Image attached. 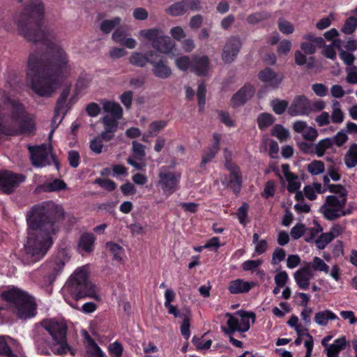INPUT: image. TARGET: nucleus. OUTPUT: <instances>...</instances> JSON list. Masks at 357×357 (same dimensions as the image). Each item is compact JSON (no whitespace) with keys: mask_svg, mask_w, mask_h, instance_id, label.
<instances>
[{"mask_svg":"<svg viewBox=\"0 0 357 357\" xmlns=\"http://www.w3.org/2000/svg\"><path fill=\"white\" fill-rule=\"evenodd\" d=\"M291 42L289 40L284 39L280 42L278 48L277 53L281 56L283 55H287L291 50Z\"/></svg>","mask_w":357,"mask_h":357,"instance_id":"60","label":"nucleus"},{"mask_svg":"<svg viewBox=\"0 0 357 357\" xmlns=\"http://www.w3.org/2000/svg\"><path fill=\"white\" fill-rule=\"evenodd\" d=\"M314 278V273L305 265L294 273V278L298 287L303 290L310 287V280Z\"/></svg>","mask_w":357,"mask_h":357,"instance_id":"18","label":"nucleus"},{"mask_svg":"<svg viewBox=\"0 0 357 357\" xmlns=\"http://www.w3.org/2000/svg\"><path fill=\"white\" fill-rule=\"evenodd\" d=\"M132 156L138 160H142L144 157L145 156V147L143 144L137 142V141H133L132 142Z\"/></svg>","mask_w":357,"mask_h":357,"instance_id":"50","label":"nucleus"},{"mask_svg":"<svg viewBox=\"0 0 357 357\" xmlns=\"http://www.w3.org/2000/svg\"><path fill=\"white\" fill-rule=\"evenodd\" d=\"M273 112L277 114H282L288 107L287 101L284 100L274 99L271 102Z\"/></svg>","mask_w":357,"mask_h":357,"instance_id":"48","label":"nucleus"},{"mask_svg":"<svg viewBox=\"0 0 357 357\" xmlns=\"http://www.w3.org/2000/svg\"><path fill=\"white\" fill-rule=\"evenodd\" d=\"M305 265L309 266V269L312 271L323 272L326 274L329 273V266L319 257H313L312 261L305 262Z\"/></svg>","mask_w":357,"mask_h":357,"instance_id":"35","label":"nucleus"},{"mask_svg":"<svg viewBox=\"0 0 357 357\" xmlns=\"http://www.w3.org/2000/svg\"><path fill=\"white\" fill-rule=\"evenodd\" d=\"M221 181L222 184L226 187L230 185L233 190L236 192H238L240 190L241 181L238 172H231L229 176V179H227L226 177L222 178Z\"/></svg>","mask_w":357,"mask_h":357,"instance_id":"36","label":"nucleus"},{"mask_svg":"<svg viewBox=\"0 0 357 357\" xmlns=\"http://www.w3.org/2000/svg\"><path fill=\"white\" fill-rule=\"evenodd\" d=\"M252 242L255 245V252L257 255H261L267 251L268 242L265 239H260L257 233L253 234Z\"/></svg>","mask_w":357,"mask_h":357,"instance_id":"37","label":"nucleus"},{"mask_svg":"<svg viewBox=\"0 0 357 357\" xmlns=\"http://www.w3.org/2000/svg\"><path fill=\"white\" fill-rule=\"evenodd\" d=\"M289 280V278L285 271H279L274 277V282L278 287H285Z\"/></svg>","mask_w":357,"mask_h":357,"instance_id":"61","label":"nucleus"},{"mask_svg":"<svg viewBox=\"0 0 357 357\" xmlns=\"http://www.w3.org/2000/svg\"><path fill=\"white\" fill-rule=\"evenodd\" d=\"M344 164L348 168H353L357 165V144H351L347 151L344 158Z\"/></svg>","mask_w":357,"mask_h":357,"instance_id":"33","label":"nucleus"},{"mask_svg":"<svg viewBox=\"0 0 357 357\" xmlns=\"http://www.w3.org/2000/svg\"><path fill=\"white\" fill-rule=\"evenodd\" d=\"M248 205L247 204H243L241 206L238 208L236 212V215L238 219L240 224L246 225L247 223V217H248Z\"/></svg>","mask_w":357,"mask_h":357,"instance_id":"63","label":"nucleus"},{"mask_svg":"<svg viewBox=\"0 0 357 357\" xmlns=\"http://www.w3.org/2000/svg\"><path fill=\"white\" fill-rule=\"evenodd\" d=\"M296 132L301 134L302 137L309 141H314L318 137V131L315 128L307 125L305 121H296L293 124Z\"/></svg>","mask_w":357,"mask_h":357,"instance_id":"21","label":"nucleus"},{"mask_svg":"<svg viewBox=\"0 0 357 357\" xmlns=\"http://www.w3.org/2000/svg\"><path fill=\"white\" fill-rule=\"evenodd\" d=\"M356 26L357 19L354 17H350L346 20L342 31L346 34H351L356 30Z\"/></svg>","mask_w":357,"mask_h":357,"instance_id":"58","label":"nucleus"},{"mask_svg":"<svg viewBox=\"0 0 357 357\" xmlns=\"http://www.w3.org/2000/svg\"><path fill=\"white\" fill-rule=\"evenodd\" d=\"M338 319V317L330 310L317 312L314 314V321L319 326H326L331 321Z\"/></svg>","mask_w":357,"mask_h":357,"instance_id":"30","label":"nucleus"},{"mask_svg":"<svg viewBox=\"0 0 357 357\" xmlns=\"http://www.w3.org/2000/svg\"><path fill=\"white\" fill-rule=\"evenodd\" d=\"M28 296L27 294L17 288L10 289L7 291H4L1 294L2 298L13 305L14 309L21 301H24Z\"/></svg>","mask_w":357,"mask_h":357,"instance_id":"24","label":"nucleus"},{"mask_svg":"<svg viewBox=\"0 0 357 357\" xmlns=\"http://www.w3.org/2000/svg\"><path fill=\"white\" fill-rule=\"evenodd\" d=\"M42 328L50 336L46 342L54 354L63 355L70 351L73 356L75 355L74 350L66 342L67 327L65 324L54 320H45L42 323Z\"/></svg>","mask_w":357,"mask_h":357,"instance_id":"5","label":"nucleus"},{"mask_svg":"<svg viewBox=\"0 0 357 357\" xmlns=\"http://www.w3.org/2000/svg\"><path fill=\"white\" fill-rule=\"evenodd\" d=\"M333 239V234L329 232L322 234L315 241L317 247L322 250Z\"/></svg>","mask_w":357,"mask_h":357,"instance_id":"56","label":"nucleus"},{"mask_svg":"<svg viewBox=\"0 0 357 357\" xmlns=\"http://www.w3.org/2000/svg\"><path fill=\"white\" fill-rule=\"evenodd\" d=\"M153 51H149L146 53L135 51L131 53L128 61L130 64L134 66L144 68L153 59L154 56Z\"/></svg>","mask_w":357,"mask_h":357,"instance_id":"22","label":"nucleus"},{"mask_svg":"<svg viewBox=\"0 0 357 357\" xmlns=\"http://www.w3.org/2000/svg\"><path fill=\"white\" fill-rule=\"evenodd\" d=\"M220 135L215 133L213 135V143L211 146H210L208 149L204 153L202 159V165L204 166L206 163L211 162L212 159L215 157L216 153L218 152L220 149Z\"/></svg>","mask_w":357,"mask_h":357,"instance_id":"27","label":"nucleus"},{"mask_svg":"<svg viewBox=\"0 0 357 357\" xmlns=\"http://www.w3.org/2000/svg\"><path fill=\"white\" fill-rule=\"evenodd\" d=\"M153 67V75L160 79H167L172 74V71L170 67L168 66L167 61L156 56L150 61Z\"/></svg>","mask_w":357,"mask_h":357,"instance_id":"19","label":"nucleus"},{"mask_svg":"<svg viewBox=\"0 0 357 357\" xmlns=\"http://www.w3.org/2000/svg\"><path fill=\"white\" fill-rule=\"evenodd\" d=\"M259 79L264 82L267 87L273 89H278L281 84L283 76L277 74L271 68H266L259 73Z\"/></svg>","mask_w":357,"mask_h":357,"instance_id":"20","label":"nucleus"},{"mask_svg":"<svg viewBox=\"0 0 357 357\" xmlns=\"http://www.w3.org/2000/svg\"><path fill=\"white\" fill-rule=\"evenodd\" d=\"M64 264L65 263L63 259L59 257L45 264L47 270V273L45 276V284L50 285L54 282L56 277L62 272Z\"/></svg>","mask_w":357,"mask_h":357,"instance_id":"16","label":"nucleus"},{"mask_svg":"<svg viewBox=\"0 0 357 357\" xmlns=\"http://www.w3.org/2000/svg\"><path fill=\"white\" fill-rule=\"evenodd\" d=\"M28 149L31 154V162L36 167H43L55 162L50 146L45 144L35 146H29Z\"/></svg>","mask_w":357,"mask_h":357,"instance_id":"11","label":"nucleus"},{"mask_svg":"<svg viewBox=\"0 0 357 357\" xmlns=\"http://www.w3.org/2000/svg\"><path fill=\"white\" fill-rule=\"evenodd\" d=\"M347 198L339 199L335 195H328L326 197L324 204L320 208L324 217L332 220L342 216L348 215L352 213L356 208L349 203V207L345 208Z\"/></svg>","mask_w":357,"mask_h":357,"instance_id":"8","label":"nucleus"},{"mask_svg":"<svg viewBox=\"0 0 357 357\" xmlns=\"http://www.w3.org/2000/svg\"><path fill=\"white\" fill-rule=\"evenodd\" d=\"M254 286V282L236 279L229 282L228 289L232 294H243L248 292Z\"/></svg>","mask_w":357,"mask_h":357,"instance_id":"26","label":"nucleus"},{"mask_svg":"<svg viewBox=\"0 0 357 357\" xmlns=\"http://www.w3.org/2000/svg\"><path fill=\"white\" fill-rule=\"evenodd\" d=\"M106 248L112 252L115 260H122L124 250L119 245L112 242H109L106 244Z\"/></svg>","mask_w":357,"mask_h":357,"instance_id":"44","label":"nucleus"},{"mask_svg":"<svg viewBox=\"0 0 357 357\" xmlns=\"http://www.w3.org/2000/svg\"><path fill=\"white\" fill-rule=\"evenodd\" d=\"M333 47H336L338 50L341 49V40H334L332 43V46H326L324 48V55L331 59H335L336 57V53L334 50Z\"/></svg>","mask_w":357,"mask_h":357,"instance_id":"52","label":"nucleus"},{"mask_svg":"<svg viewBox=\"0 0 357 357\" xmlns=\"http://www.w3.org/2000/svg\"><path fill=\"white\" fill-rule=\"evenodd\" d=\"M331 122L335 124H340L344 120L345 114L342 109L340 102L337 100H333L331 102Z\"/></svg>","mask_w":357,"mask_h":357,"instance_id":"32","label":"nucleus"},{"mask_svg":"<svg viewBox=\"0 0 357 357\" xmlns=\"http://www.w3.org/2000/svg\"><path fill=\"white\" fill-rule=\"evenodd\" d=\"M91 78L90 76L86 75L80 77L76 83V91L77 93H83L88 89L91 84Z\"/></svg>","mask_w":357,"mask_h":357,"instance_id":"54","label":"nucleus"},{"mask_svg":"<svg viewBox=\"0 0 357 357\" xmlns=\"http://www.w3.org/2000/svg\"><path fill=\"white\" fill-rule=\"evenodd\" d=\"M176 66L182 71L191 70L192 71V63L187 56H181L175 59Z\"/></svg>","mask_w":357,"mask_h":357,"instance_id":"45","label":"nucleus"},{"mask_svg":"<svg viewBox=\"0 0 357 357\" xmlns=\"http://www.w3.org/2000/svg\"><path fill=\"white\" fill-rule=\"evenodd\" d=\"M225 316L228 318L227 327H222V330L225 334H231L234 332H246L250 329L251 323L253 324L255 321L254 312L244 310H239L234 314L227 313Z\"/></svg>","mask_w":357,"mask_h":357,"instance_id":"9","label":"nucleus"},{"mask_svg":"<svg viewBox=\"0 0 357 357\" xmlns=\"http://www.w3.org/2000/svg\"><path fill=\"white\" fill-rule=\"evenodd\" d=\"M278 26L280 31L285 35L291 34L295 31L294 24L284 18H280L278 20Z\"/></svg>","mask_w":357,"mask_h":357,"instance_id":"42","label":"nucleus"},{"mask_svg":"<svg viewBox=\"0 0 357 357\" xmlns=\"http://www.w3.org/2000/svg\"><path fill=\"white\" fill-rule=\"evenodd\" d=\"M307 169L312 175H319L325 170V165L321 160H313L307 165Z\"/></svg>","mask_w":357,"mask_h":357,"instance_id":"46","label":"nucleus"},{"mask_svg":"<svg viewBox=\"0 0 357 357\" xmlns=\"http://www.w3.org/2000/svg\"><path fill=\"white\" fill-rule=\"evenodd\" d=\"M187 12L186 5L184 0L180 2H176L167 9V13L173 16H178Z\"/></svg>","mask_w":357,"mask_h":357,"instance_id":"43","label":"nucleus"},{"mask_svg":"<svg viewBox=\"0 0 357 357\" xmlns=\"http://www.w3.org/2000/svg\"><path fill=\"white\" fill-rule=\"evenodd\" d=\"M6 83L7 91L3 92L1 101L8 105L10 112L8 116H5L3 108L0 106V134H33L36 129L34 117L27 114L24 106L14 98L15 82L13 84L8 79Z\"/></svg>","mask_w":357,"mask_h":357,"instance_id":"3","label":"nucleus"},{"mask_svg":"<svg viewBox=\"0 0 357 357\" xmlns=\"http://www.w3.org/2000/svg\"><path fill=\"white\" fill-rule=\"evenodd\" d=\"M333 146L331 138H325L318 142L314 146V152L318 157H322L325 152Z\"/></svg>","mask_w":357,"mask_h":357,"instance_id":"38","label":"nucleus"},{"mask_svg":"<svg viewBox=\"0 0 357 357\" xmlns=\"http://www.w3.org/2000/svg\"><path fill=\"white\" fill-rule=\"evenodd\" d=\"M263 263L261 259L248 260L243 262L242 268L244 271H254Z\"/></svg>","mask_w":357,"mask_h":357,"instance_id":"64","label":"nucleus"},{"mask_svg":"<svg viewBox=\"0 0 357 357\" xmlns=\"http://www.w3.org/2000/svg\"><path fill=\"white\" fill-rule=\"evenodd\" d=\"M321 184L314 183L312 185H307L304 188V193L307 198L310 200H314L317 197L316 193H322Z\"/></svg>","mask_w":357,"mask_h":357,"instance_id":"40","label":"nucleus"},{"mask_svg":"<svg viewBox=\"0 0 357 357\" xmlns=\"http://www.w3.org/2000/svg\"><path fill=\"white\" fill-rule=\"evenodd\" d=\"M137 36L142 41H148L151 43L153 48L165 54L174 56L176 44L170 38L166 36L164 31L159 28H151L140 30Z\"/></svg>","mask_w":357,"mask_h":357,"instance_id":"6","label":"nucleus"},{"mask_svg":"<svg viewBox=\"0 0 357 357\" xmlns=\"http://www.w3.org/2000/svg\"><path fill=\"white\" fill-rule=\"evenodd\" d=\"M210 70L208 58L206 56H197L193 58L192 71L198 75H206Z\"/></svg>","mask_w":357,"mask_h":357,"instance_id":"28","label":"nucleus"},{"mask_svg":"<svg viewBox=\"0 0 357 357\" xmlns=\"http://www.w3.org/2000/svg\"><path fill=\"white\" fill-rule=\"evenodd\" d=\"M27 241L24 245L25 257L30 262L40 260L52 243V234L56 228L50 218L47 206L36 205L26 215Z\"/></svg>","mask_w":357,"mask_h":357,"instance_id":"2","label":"nucleus"},{"mask_svg":"<svg viewBox=\"0 0 357 357\" xmlns=\"http://www.w3.org/2000/svg\"><path fill=\"white\" fill-rule=\"evenodd\" d=\"M26 10L31 16H39L43 13V6L40 0H30V3Z\"/></svg>","mask_w":357,"mask_h":357,"instance_id":"41","label":"nucleus"},{"mask_svg":"<svg viewBox=\"0 0 357 357\" xmlns=\"http://www.w3.org/2000/svg\"><path fill=\"white\" fill-rule=\"evenodd\" d=\"M20 33L28 40L41 42L52 50V68L42 73L44 56L38 51L31 52L27 61L26 79L31 89L38 96L50 97L60 86L63 79L68 76L72 68L66 52L58 45V36L54 29L39 26L31 30L29 24H18Z\"/></svg>","mask_w":357,"mask_h":357,"instance_id":"1","label":"nucleus"},{"mask_svg":"<svg viewBox=\"0 0 357 357\" xmlns=\"http://www.w3.org/2000/svg\"><path fill=\"white\" fill-rule=\"evenodd\" d=\"M14 312L21 319H27L34 317L36 314V303L33 298L29 295L24 301H21L14 309Z\"/></svg>","mask_w":357,"mask_h":357,"instance_id":"14","label":"nucleus"},{"mask_svg":"<svg viewBox=\"0 0 357 357\" xmlns=\"http://www.w3.org/2000/svg\"><path fill=\"white\" fill-rule=\"evenodd\" d=\"M282 172L288 183L287 190L291 192L298 190L301 185L300 179L297 176L290 172L289 165H282Z\"/></svg>","mask_w":357,"mask_h":357,"instance_id":"25","label":"nucleus"},{"mask_svg":"<svg viewBox=\"0 0 357 357\" xmlns=\"http://www.w3.org/2000/svg\"><path fill=\"white\" fill-rule=\"evenodd\" d=\"M269 17V15L264 12L255 13L248 16L246 20L250 24H255Z\"/></svg>","mask_w":357,"mask_h":357,"instance_id":"57","label":"nucleus"},{"mask_svg":"<svg viewBox=\"0 0 357 357\" xmlns=\"http://www.w3.org/2000/svg\"><path fill=\"white\" fill-rule=\"evenodd\" d=\"M181 177L179 172H173L167 167L162 166L159 169L157 187L164 195L169 197L178 189Z\"/></svg>","mask_w":357,"mask_h":357,"instance_id":"10","label":"nucleus"},{"mask_svg":"<svg viewBox=\"0 0 357 357\" xmlns=\"http://www.w3.org/2000/svg\"><path fill=\"white\" fill-rule=\"evenodd\" d=\"M314 121L319 127L328 126L331 122L330 114L327 112H321L315 116Z\"/></svg>","mask_w":357,"mask_h":357,"instance_id":"59","label":"nucleus"},{"mask_svg":"<svg viewBox=\"0 0 357 357\" xmlns=\"http://www.w3.org/2000/svg\"><path fill=\"white\" fill-rule=\"evenodd\" d=\"M241 47L239 38L236 37L229 38L223 48L222 59L226 63L232 62L236 57Z\"/></svg>","mask_w":357,"mask_h":357,"instance_id":"15","label":"nucleus"},{"mask_svg":"<svg viewBox=\"0 0 357 357\" xmlns=\"http://www.w3.org/2000/svg\"><path fill=\"white\" fill-rule=\"evenodd\" d=\"M89 267L83 266L77 268L71 275L63 288V293L66 301L74 308H77L68 301L67 296H70L75 300L84 298H92L100 300L97 294V287L88 280Z\"/></svg>","mask_w":357,"mask_h":357,"instance_id":"4","label":"nucleus"},{"mask_svg":"<svg viewBox=\"0 0 357 357\" xmlns=\"http://www.w3.org/2000/svg\"><path fill=\"white\" fill-rule=\"evenodd\" d=\"M328 190L331 193L338 195L337 198L339 199L347 198L348 193L346 188L340 184H328Z\"/></svg>","mask_w":357,"mask_h":357,"instance_id":"51","label":"nucleus"},{"mask_svg":"<svg viewBox=\"0 0 357 357\" xmlns=\"http://www.w3.org/2000/svg\"><path fill=\"white\" fill-rule=\"evenodd\" d=\"M273 122V116L268 113H262L257 118V123L260 129L266 128L272 125Z\"/></svg>","mask_w":357,"mask_h":357,"instance_id":"47","label":"nucleus"},{"mask_svg":"<svg viewBox=\"0 0 357 357\" xmlns=\"http://www.w3.org/2000/svg\"><path fill=\"white\" fill-rule=\"evenodd\" d=\"M272 135L280 141H285L289 137L288 130L280 125H276L273 127Z\"/></svg>","mask_w":357,"mask_h":357,"instance_id":"53","label":"nucleus"},{"mask_svg":"<svg viewBox=\"0 0 357 357\" xmlns=\"http://www.w3.org/2000/svg\"><path fill=\"white\" fill-rule=\"evenodd\" d=\"M86 357H107L98 344L85 333Z\"/></svg>","mask_w":357,"mask_h":357,"instance_id":"31","label":"nucleus"},{"mask_svg":"<svg viewBox=\"0 0 357 357\" xmlns=\"http://www.w3.org/2000/svg\"><path fill=\"white\" fill-rule=\"evenodd\" d=\"M121 22V19L119 17H116L113 19L105 20L102 21L100 24V29L105 33H110L116 26L119 25Z\"/></svg>","mask_w":357,"mask_h":357,"instance_id":"39","label":"nucleus"},{"mask_svg":"<svg viewBox=\"0 0 357 357\" xmlns=\"http://www.w3.org/2000/svg\"><path fill=\"white\" fill-rule=\"evenodd\" d=\"M347 345V341L345 336H341L336 339L333 343L327 346L325 349L328 357H337L339 353L345 349Z\"/></svg>","mask_w":357,"mask_h":357,"instance_id":"29","label":"nucleus"},{"mask_svg":"<svg viewBox=\"0 0 357 357\" xmlns=\"http://www.w3.org/2000/svg\"><path fill=\"white\" fill-rule=\"evenodd\" d=\"M95 183L98 184L102 188L107 191H112L116 187V183L113 181L107 178H97L95 181Z\"/></svg>","mask_w":357,"mask_h":357,"instance_id":"62","label":"nucleus"},{"mask_svg":"<svg viewBox=\"0 0 357 357\" xmlns=\"http://www.w3.org/2000/svg\"><path fill=\"white\" fill-rule=\"evenodd\" d=\"M101 103L104 112L110 114H107L100 119L104 126L101 137L105 140L109 141L117 130L119 121L123 116V109L119 103L112 101L103 100Z\"/></svg>","mask_w":357,"mask_h":357,"instance_id":"7","label":"nucleus"},{"mask_svg":"<svg viewBox=\"0 0 357 357\" xmlns=\"http://www.w3.org/2000/svg\"><path fill=\"white\" fill-rule=\"evenodd\" d=\"M66 188V183L60 179H55L53 181L48 182L43 186L44 190L48 192L57 191Z\"/></svg>","mask_w":357,"mask_h":357,"instance_id":"49","label":"nucleus"},{"mask_svg":"<svg viewBox=\"0 0 357 357\" xmlns=\"http://www.w3.org/2000/svg\"><path fill=\"white\" fill-rule=\"evenodd\" d=\"M70 94V89L67 88L61 92L56 104L53 121H61L68 109L67 99Z\"/></svg>","mask_w":357,"mask_h":357,"instance_id":"23","label":"nucleus"},{"mask_svg":"<svg viewBox=\"0 0 357 357\" xmlns=\"http://www.w3.org/2000/svg\"><path fill=\"white\" fill-rule=\"evenodd\" d=\"M24 178L23 175L10 171L0 172V189L5 193H10L21 183L24 181Z\"/></svg>","mask_w":357,"mask_h":357,"instance_id":"12","label":"nucleus"},{"mask_svg":"<svg viewBox=\"0 0 357 357\" xmlns=\"http://www.w3.org/2000/svg\"><path fill=\"white\" fill-rule=\"evenodd\" d=\"M255 89L250 84H245L231 98V104L234 107L244 105L254 95Z\"/></svg>","mask_w":357,"mask_h":357,"instance_id":"17","label":"nucleus"},{"mask_svg":"<svg viewBox=\"0 0 357 357\" xmlns=\"http://www.w3.org/2000/svg\"><path fill=\"white\" fill-rule=\"evenodd\" d=\"M288 113L292 116L310 114V100L305 96H298L288 107Z\"/></svg>","mask_w":357,"mask_h":357,"instance_id":"13","label":"nucleus"},{"mask_svg":"<svg viewBox=\"0 0 357 357\" xmlns=\"http://www.w3.org/2000/svg\"><path fill=\"white\" fill-rule=\"evenodd\" d=\"M95 237L91 234H83L79 241L78 247L81 251L91 252L93 250Z\"/></svg>","mask_w":357,"mask_h":357,"instance_id":"34","label":"nucleus"},{"mask_svg":"<svg viewBox=\"0 0 357 357\" xmlns=\"http://www.w3.org/2000/svg\"><path fill=\"white\" fill-rule=\"evenodd\" d=\"M123 351L122 344L116 341L108 346V352L111 357H121Z\"/></svg>","mask_w":357,"mask_h":357,"instance_id":"55","label":"nucleus"}]
</instances>
